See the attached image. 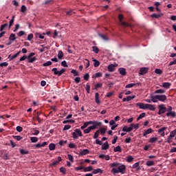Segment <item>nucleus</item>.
Masks as SVG:
<instances>
[{
    "instance_id": "nucleus-1",
    "label": "nucleus",
    "mask_w": 176,
    "mask_h": 176,
    "mask_svg": "<svg viewBox=\"0 0 176 176\" xmlns=\"http://www.w3.org/2000/svg\"><path fill=\"white\" fill-rule=\"evenodd\" d=\"M110 167H113L111 173L113 174H125L126 173V165L120 164L119 162H114L109 164Z\"/></svg>"
},
{
    "instance_id": "nucleus-2",
    "label": "nucleus",
    "mask_w": 176,
    "mask_h": 176,
    "mask_svg": "<svg viewBox=\"0 0 176 176\" xmlns=\"http://www.w3.org/2000/svg\"><path fill=\"white\" fill-rule=\"evenodd\" d=\"M102 123L100 124H96V125H91L89 126L87 129H84L83 133L84 134H89L91 130H96V129H98V127H101Z\"/></svg>"
},
{
    "instance_id": "nucleus-3",
    "label": "nucleus",
    "mask_w": 176,
    "mask_h": 176,
    "mask_svg": "<svg viewBox=\"0 0 176 176\" xmlns=\"http://www.w3.org/2000/svg\"><path fill=\"white\" fill-rule=\"evenodd\" d=\"M72 135L74 140H78L79 137H83V133L82 131L79 129H76L74 132H72Z\"/></svg>"
},
{
    "instance_id": "nucleus-4",
    "label": "nucleus",
    "mask_w": 176,
    "mask_h": 176,
    "mask_svg": "<svg viewBox=\"0 0 176 176\" xmlns=\"http://www.w3.org/2000/svg\"><path fill=\"white\" fill-rule=\"evenodd\" d=\"M99 135H100V130H97V131L95 132L93 138H94V140H96V144L97 145H102V142L101 140L97 139V138H98Z\"/></svg>"
},
{
    "instance_id": "nucleus-5",
    "label": "nucleus",
    "mask_w": 176,
    "mask_h": 176,
    "mask_svg": "<svg viewBox=\"0 0 176 176\" xmlns=\"http://www.w3.org/2000/svg\"><path fill=\"white\" fill-rule=\"evenodd\" d=\"M118 19H119L120 23L123 25V27H131V28L133 27V25L123 21V19H124L123 14H118Z\"/></svg>"
},
{
    "instance_id": "nucleus-6",
    "label": "nucleus",
    "mask_w": 176,
    "mask_h": 176,
    "mask_svg": "<svg viewBox=\"0 0 176 176\" xmlns=\"http://www.w3.org/2000/svg\"><path fill=\"white\" fill-rule=\"evenodd\" d=\"M52 72H54V75H58V76H61L64 72H65V69H61L60 71L57 69V68L54 67L52 69Z\"/></svg>"
},
{
    "instance_id": "nucleus-7",
    "label": "nucleus",
    "mask_w": 176,
    "mask_h": 176,
    "mask_svg": "<svg viewBox=\"0 0 176 176\" xmlns=\"http://www.w3.org/2000/svg\"><path fill=\"white\" fill-rule=\"evenodd\" d=\"M158 109H159L158 115H162L167 112V108L164 107V104L158 105Z\"/></svg>"
},
{
    "instance_id": "nucleus-8",
    "label": "nucleus",
    "mask_w": 176,
    "mask_h": 176,
    "mask_svg": "<svg viewBox=\"0 0 176 176\" xmlns=\"http://www.w3.org/2000/svg\"><path fill=\"white\" fill-rule=\"evenodd\" d=\"M100 123H102V122H98V121H96V120H94V121L90 120V121H87V122H84L83 125L86 128L89 124L96 125V124H100Z\"/></svg>"
},
{
    "instance_id": "nucleus-9",
    "label": "nucleus",
    "mask_w": 176,
    "mask_h": 176,
    "mask_svg": "<svg viewBox=\"0 0 176 176\" xmlns=\"http://www.w3.org/2000/svg\"><path fill=\"white\" fill-rule=\"evenodd\" d=\"M155 98H157L158 101H161V102H165V101H167V96L166 95H157Z\"/></svg>"
},
{
    "instance_id": "nucleus-10",
    "label": "nucleus",
    "mask_w": 176,
    "mask_h": 176,
    "mask_svg": "<svg viewBox=\"0 0 176 176\" xmlns=\"http://www.w3.org/2000/svg\"><path fill=\"white\" fill-rule=\"evenodd\" d=\"M149 71V68L148 67H142L140 69V75H145V74H148V72Z\"/></svg>"
},
{
    "instance_id": "nucleus-11",
    "label": "nucleus",
    "mask_w": 176,
    "mask_h": 176,
    "mask_svg": "<svg viewBox=\"0 0 176 176\" xmlns=\"http://www.w3.org/2000/svg\"><path fill=\"white\" fill-rule=\"evenodd\" d=\"M137 107H139L140 109H147L148 104H144L139 102L136 104Z\"/></svg>"
},
{
    "instance_id": "nucleus-12",
    "label": "nucleus",
    "mask_w": 176,
    "mask_h": 176,
    "mask_svg": "<svg viewBox=\"0 0 176 176\" xmlns=\"http://www.w3.org/2000/svg\"><path fill=\"white\" fill-rule=\"evenodd\" d=\"M20 53H21V51L18 52L16 54H15L13 56L9 55L8 58H10V61H12V60H14V58H17V57L20 56Z\"/></svg>"
},
{
    "instance_id": "nucleus-13",
    "label": "nucleus",
    "mask_w": 176,
    "mask_h": 176,
    "mask_svg": "<svg viewBox=\"0 0 176 176\" xmlns=\"http://www.w3.org/2000/svg\"><path fill=\"white\" fill-rule=\"evenodd\" d=\"M61 160H63V159H61V157H58V161L53 162L50 164L51 167H56V166H57V164H58L60 162H61Z\"/></svg>"
},
{
    "instance_id": "nucleus-14",
    "label": "nucleus",
    "mask_w": 176,
    "mask_h": 176,
    "mask_svg": "<svg viewBox=\"0 0 176 176\" xmlns=\"http://www.w3.org/2000/svg\"><path fill=\"white\" fill-rule=\"evenodd\" d=\"M122 131H125L126 133H130V131H133V126L128 127L127 126H124L122 129Z\"/></svg>"
},
{
    "instance_id": "nucleus-15",
    "label": "nucleus",
    "mask_w": 176,
    "mask_h": 176,
    "mask_svg": "<svg viewBox=\"0 0 176 176\" xmlns=\"http://www.w3.org/2000/svg\"><path fill=\"white\" fill-rule=\"evenodd\" d=\"M151 133H153V130L152 128H149L143 133V137H146L148 134H151Z\"/></svg>"
},
{
    "instance_id": "nucleus-16",
    "label": "nucleus",
    "mask_w": 176,
    "mask_h": 176,
    "mask_svg": "<svg viewBox=\"0 0 176 176\" xmlns=\"http://www.w3.org/2000/svg\"><path fill=\"white\" fill-rule=\"evenodd\" d=\"M167 130V127H162L158 130L159 134H160L162 137H164L165 133L164 131Z\"/></svg>"
},
{
    "instance_id": "nucleus-17",
    "label": "nucleus",
    "mask_w": 176,
    "mask_h": 176,
    "mask_svg": "<svg viewBox=\"0 0 176 176\" xmlns=\"http://www.w3.org/2000/svg\"><path fill=\"white\" fill-rule=\"evenodd\" d=\"M95 101L96 104H101V100H100V94L98 92L95 94Z\"/></svg>"
},
{
    "instance_id": "nucleus-18",
    "label": "nucleus",
    "mask_w": 176,
    "mask_h": 176,
    "mask_svg": "<svg viewBox=\"0 0 176 176\" xmlns=\"http://www.w3.org/2000/svg\"><path fill=\"white\" fill-rule=\"evenodd\" d=\"M140 82H137V83H131V84H128L126 85V89H130L131 87H134V86H140Z\"/></svg>"
},
{
    "instance_id": "nucleus-19",
    "label": "nucleus",
    "mask_w": 176,
    "mask_h": 176,
    "mask_svg": "<svg viewBox=\"0 0 176 176\" xmlns=\"http://www.w3.org/2000/svg\"><path fill=\"white\" fill-rule=\"evenodd\" d=\"M107 149H109L108 142H104L102 146V151H107Z\"/></svg>"
},
{
    "instance_id": "nucleus-20",
    "label": "nucleus",
    "mask_w": 176,
    "mask_h": 176,
    "mask_svg": "<svg viewBox=\"0 0 176 176\" xmlns=\"http://www.w3.org/2000/svg\"><path fill=\"white\" fill-rule=\"evenodd\" d=\"M118 72H120V75H122V76H126V69L123 68V67H120L118 69Z\"/></svg>"
},
{
    "instance_id": "nucleus-21",
    "label": "nucleus",
    "mask_w": 176,
    "mask_h": 176,
    "mask_svg": "<svg viewBox=\"0 0 176 176\" xmlns=\"http://www.w3.org/2000/svg\"><path fill=\"white\" fill-rule=\"evenodd\" d=\"M88 153H90V151H89V149L85 148L84 150H82L80 153V155L81 156H85V155H87Z\"/></svg>"
},
{
    "instance_id": "nucleus-22",
    "label": "nucleus",
    "mask_w": 176,
    "mask_h": 176,
    "mask_svg": "<svg viewBox=\"0 0 176 176\" xmlns=\"http://www.w3.org/2000/svg\"><path fill=\"white\" fill-rule=\"evenodd\" d=\"M147 109H149V111H155L156 107L153 104H147Z\"/></svg>"
},
{
    "instance_id": "nucleus-23",
    "label": "nucleus",
    "mask_w": 176,
    "mask_h": 176,
    "mask_svg": "<svg viewBox=\"0 0 176 176\" xmlns=\"http://www.w3.org/2000/svg\"><path fill=\"white\" fill-rule=\"evenodd\" d=\"M107 69L109 71V72H113V71H115V65L113 64L109 65Z\"/></svg>"
},
{
    "instance_id": "nucleus-24",
    "label": "nucleus",
    "mask_w": 176,
    "mask_h": 176,
    "mask_svg": "<svg viewBox=\"0 0 176 176\" xmlns=\"http://www.w3.org/2000/svg\"><path fill=\"white\" fill-rule=\"evenodd\" d=\"M15 40H16V34L12 33V34L10 35L9 41H11V42H14Z\"/></svg>"
},
{
    "instance_id": "nucleus-25",
    "label": "nucleus",
    "mask_w": 176,
    "mask_h": 176,
    "mask_svg": "<svg viewBox=\"0 0 176 176\" xmlns=\"http://www.w3.org/2000/svg\"><path fill=\"white\" fill-rule=\"evenodd\" d=\"M103 171L102 170L101 168H97V169H94L92 171L93 174H102Z\"/></svg>"
},
{
    "instance_id": "nucleus-26",
    "label": "nucleus",
    "mask_w": 176,
    "mask_h": 176,
    "mask_svg": "<svg viewBox=\"0 0 176 176\" xmlns=\"http://www.w3.org/2000/svg\"><path fill=\"white\" fill-rule=\"evenodd\" d=\"M166 116H171L172 118H175L176 116V113L175 111H169L166 113Z\"/></svg>"
},
{
    "instance_id": "nucleus-27",
    "label": "nucleus",
    "mask_w": 176,
    "mask_h": 176,
    "mask_svg": "<svg viewBox=\"0 0 176 176\" xmlns=\"http://www.w3.org/2000/svg\"><path fill=\"white\" fill-rule=\"evenodd\" d=\"M162 16H163V14H153L151 15V17H152V19H159L162 17Z\"/></svg>"
},
{
    "instance_id": "nucleus-28",
    "label": "nucleus",
    "mask_w": 176,
    "mask_h": 176,
    "mask_svg": "<svg viewBox=\"0 0 176 176\" xmlns=\"http://www.w3.org/2000/svg\"><path fill=\"white\" fill-rule=\"evenodd\" d=\"M170 86L171 84L170 82H164L162 87H164V89H170Z\"/></svg>"
},
{
    "instance_id": "nucleus-29",
    "label": "nucleus",
    "mask_w": 176,
    "mask_h": 176,
    "mask_svg": "<svg viewBox=\"0 0 176 176\" xmlns=\"http://www.w3.org/2000/svg\"><path fill=\"white\" fill-rule=\"evenodd\" d=\"M93 61H94V67H95V68H97V67H100V61L97 60V59H94V58H93Z\"/></svg>"
},
{
    "instance_id": "nucleus-30",
    "label": "nucleus",
    "mask_w": 176,
    "mask_h": 176,
    "mask_svg": "<svg viewBox=\"0 0 176 176\" xmlns=\"http://www.w3.org/2000/svg\"><path fill=\"white\" fill-rule=\"evenodd\" d=\"M154 93H155V94H164V93H166V90L157 89Z\"/></svg>"
},
{
    "instance_id": "nucleus-31",
    "label": "nucleus",
    "mask_w": 176,
    "mask_h": 176,
    "mask_svg": "<svg viewBox=\"0 0 176 176\" xmlns=\"http://www.w3.org/2000/svg\"><path fill=\"white\" fill-rule=\"evenodd\" d=\"M146 166H147L148 167L155 166V162L153 161L148 160L146 162Z\"/></svg>"
},
{
    "instance_id": "nucleus-32",
    "label": "nucleus",
    "mask_w": 176,
    "mask_h": 176,
    "mask_svg": "<svg viewBox=\"0 0 176 176\" xmlns=\"http://www.w3.org/2000/svg\"><path fill=\"white\" fill-rule=\"evenodd\" d=\"M63 57H64V53L63 52V51H58V58L59 60H63Z\"/></svg>"
},
{
    "instance_id": "nucleus-33",
    "label": "nucleus",
    "mask_w": 176,
    "mask_h": 176,
    "mask_svg": "<svg viewBox=\"0 0 176 176\" xmlns=\"http://www.w3.org/2000/svg\"><path fill=\"white\" fill-rule=\"evenodd\" d=\"M175 135H176V129H174L173 131H170L169 136L170 138H174V137H175Z\"/></svg>"
},
{
    "instance_id": "nucleus-34",
    "label": "nucleus",
    "mask_w": 176,
    "mask_h": 176,
    "mask_svg": "<svg viewBox=\"0 0 176 176\" xmlns=\"http://www.w3.org/2000/svg\"><path fill=\"white\" fill-rule=\"evenodd\" d=\"M85 173H87V171H93V166H89L87 167L84 168Z\"/></svg>"
},
{
    "instance_id": "nucleus-35",
    "label": "nucleus",
    "mask_w": 176,
    "mask_h": 176,
    "mask_svg": "<svg viewBox=\"0 0 176 176\" xmlns=\"http://www.w3.org/2000/svg\"><path fill=\"white\" fill-rule=\"evenodd\" d=\"M14 16H12V19L10 21V23H9V29H10V28L12 27V25H13V24H14Z\"/></svg>"
},
{
    "instance_id": "nucleus-36",
    "label": "nucleus",
    "mask_w": 176,
    "mask_h": 176,
    "mask_svg": "<svg viewBox=\"0 0 176 176\" xmlns=\"http://www.w3.org/2000/svg\"><path fill=\"white\" fill-rule=\"evenodd\" d=\"M49 149L50 151H54V149H56V144L51 143L49 145Z\"/></svg>"
},
{
    "instance_id": "nucleus-37",
    "label": "nucleus",
    "mask_w": 176,
    "mask_h": 176,
    "mask_svg": "<svg viewBox=\"0 0 176 176\" xmlns=\"http://www.w3.org/2000/svg\"><path fill=\"white\" fill-rule=\"evenodd\" d=\"M92 51L96 53V54H98V53L100 52V49L97 47L96 46H93L92 47Z\"/></svg>"
},
{
    "instance_id": "nucleus-38",
    "label": "nucleus",
    "mask_w": 176,
    "mask_h": 176,
    "mask_svg": "<svg viewBox=\"0 0 176 176\" xmlns=\"http://www.w3.org/2000/svg\"><path fill=\"white\" fill-rule=\"evenodd\" d=\"M21 155H28L30 152L28 151H25V149L21 148L20 150Z\"/></svg>"
},
{
    "instance_id": "nucleus-39",
    "label": "nucleus",
    "mask_w": 176,
    "mask_h": 176,
    "mask_svg": "<svg viewBox=\"0 0 176 176\" xmlns=\"http://www.w3.org/2000/svg\"><path fill=\"white\" fill-rule=\"evenodd\" d=\"M131 127H132V130L133 129H135V130H137V129H140V124H131Z\"/></svg>"
},
{
    "instance_id": "nucleus-40",
    "label": "nucleus",
    "mask_w": 176,
    "mask_h": 176,
    "mask_svg": "<svg viewBox=\"0 0 176 176\" xmlns=\"http://www.w3.org/2000/svg\"><path fill=\"white\" fill-rule=\"evenodd\" d=\"M146 115V113H142L141 114H140V116L138 117L137 120H141V119H142V118H145V116Z\"/></svg>"
},
{
    "instance_id": "nucleus-41",
    "label": "nucleus",
    "mask_w": 176,
    "mask_h": 176,
    "mask_svg": "<svg viewBox=\"0 0 176 176\" xmlns=\"http://www.w3.org/2000/svg\"><path fill=\"white\" fill-rule=\"evenodd\" d=\"M114 152H122V147L120 146H117L116 148H113Z\"/></svg>"
},
{
    "instance_id": "nucleus-42",
    "label": "nucleus",
    "mask_w": 176,
    "mask_h": 176,
    "mask_svg": "<svg viewBox=\"0 0 176 176\" xmlns=\"http://www.w3.org/2000/svg\"><path fill=\"white\" fill-rule=\"evenodd\" d=\"M158 138H151L149 140V142H151V144H155V142H156V141H157Z\"/></svg>"
},
{
    "instance_id": "nucleus-43",
    "label": "nucleus",
    "mask_w": 176,
    "mask_h": 176,
    "mask_svg": "<svg viewBox=\"0 0 176 176\" xmlns=\"http://www.w3.org/2000/svg\"><path fill=\"white\" fill-rule=\"evenodd\" d=\"M21 13H25L27 12V7L25 5H23L21 8Z\"/></svg>"
},
{
    "instance_id": "nucleus-44",
    "label": "nucleus",
    "mask_w": 176,
    "mask_h": 176,
    "mask_svg": "<svg viewBox=\"0 0 176 176\" xmlns=\"http://www.w3.org/2000/svg\"><path fill=\"white\" fill-rule=\"evenodd\" d=\"M63 124H67V123H75L74 120H66L63 122Z\"/></svg>"
},
{
    "instance_id": "nucleus-45",
    "label": "nucleus",
    "mask_w": 176,
    "mask_h": 176,
    "mask_svg": "<svg viewBox=\"0 0 176 176\" xmlns=\"http://www.w3.org/2000/svg\"><path fill=\"white\" fill-rule=\"evenodd\" d=\"M133 160H134V157H133V156L129 155V156L127 157L126 162H127L128 163H131V162H133Z\"/></svg>"
},
{
    "instance_id": "nucleus-46",
    "label": "nucleus",
    "mask_w": 176,
    "mask_h": 176,
    "mask_svg": "<svg viewBox=\"0 0 176 176\" xmlns=\"http://www.w3.org/2000/svg\"><path fill=\"white\" fill-rule=\"evenodd\" d=\"M67 16H72V14H75V12L74 10H70L69 11H66L65 12Z\"/></svg>"
},
{
    "instance_id": "nucleus-47",
    "label": "nucleus",
    "mask_w": 176,
    "mask_h": 176,
    "mask_svg": "<svg viewBox=\"0 0 176 176\" xmlns=\"http://www.w3.org/2000/svg\"><path fill=\"white\" fill-rule=\"evenodd\" d=\"M38 35L40 39H45V36H42V34H41L40 33H35L34 36L36 38H38Z\"/></svg>"
},
{
    "instance_id": "nucleus-48",
    "label": "nucleus",
    "mask_w": 176,
    "mask_h": 176,
    "mask_svg": "<svg viewBox=\"0 0 176 176\" xmlns=\"http://www.w3.org/2000/svg\"><path fill=\"white\" fill-rule=\"evenodd\" d=\"M71 73L73 74L74 76H79V72H78V71L76 69H72Z\"/></svg>"
},
{
    "instance_id": "nucleus-49",
    "label": "nucleus",
    "mask_w": 176,
    "mask_h": 176,
    "mask_svg": "<svg viewBox=\"0 0 176 176\" xmlns=\"http://www.w3.org/2000/svg\"><path fill=\"white\" fill-rule=\"evenodd\" d=\"M38 138L37 137H31L30 138V141L31 142L35 143V142H38Z\"/></svg>"
},
{
    "instance_id": "nucleus-50",
    "label": "nucleus",
    "mask_w": 176,
    "mask_h": 176,
    "mask_svg": "<svg viewBox=\"0 0 176 176\" xmlns=\"http://www.w3.org/2000/svg\"><path fill=\"white\" fill-rule=\"evenodd\" d=\"M60 172L63 173V174L64 175H65V174H67V169L65 168H64V167H60Z\"/></svg>"
},
{
    "instance_id": "nucleus-51",
    "label": "nucleus",
    "mask_w": 176,
    "mask_h": 176,
    "mask_svg": "<svg viewBox=\"0 0 176 176\" xmlns=\"http://www.w3.org/2000/svg\"><path fill=\"white\" fill-rule=\"evenodd\" d=\"M100 134H102V135H104V134H105V133H107V129L105 128H100L99 130Z\"/></svg>"
},
{
    "instance_id": "nucleus-52",
    "label": "nucleus",
    "mask_w": 176,
    "mask_h": 176,
    "mask_svg": "<svg viewBox=\"0 0 176 176\" xmlns=\"http://www.w3.org/2000/svg\"><path fill=\"white\" fill-rule=\"evenodd\" d=\"M52 63L50 60L47 61L46 63L43 64V67H49L50 65H52Z\"/></svg>"
},
{
    "instance_id": "nucleus-53",
    "label": "nucleus",
    "mask_w": 176,
    "mask_h": 176,
    "mask_svg": "<svg viewBox=\"0 0 176 176\" xmlns=\"http://www.w3.org/2000/svg\"><path fill=\"white\" fill-rule=\"evenodd\" d=\"M157 95L154 96H151V101L152 102H157L158 100H157Z\"/></svg>"
},
{
    "instance_id": "nucleus-54",
    "label": "nucleus",
    "mask_w": 176,
    "mask_h": 176,
    "mask_svg": "<svg viewBox=\"0 0 176 176\" xmlns=\"http://www.w3.org/2000/svg\"><path fill=\"white\" fill-rule=\"evenodd\" d=\"M68 141L67 140H60L59 142H58V144L60 146H63V145H64V144H67Z\"/></svg>"
},
{
    "instance_id": "nucleus-55",
    "label": "nucleus",
    "mask_w": 176,
    "mask_h": 176,
    "mask_svg": "<svg viewBox=\"0 0 176 176\" xmlns=\"http://www.w3.org/2000/svg\"><path fill=\"white\" fill-rule=\"evenodd\" d=\"M67 157H68L69 160L70 162H72V163H74V156H72V155L68 154Z\"/></svg>"
},
{
    "instance_id": "nucleus-56",
    "label": "nucleus",
    "mask_w": 176,
    "mask_h": 176,
    "mask_svg": "<svg viewBox=\"0 0 176 176\" xmlns=\"http://www.w3.org/2000/svg\"><path fill=\"white\" fill-rule=\"evenodd\" d=\"M85 89H86V91L88 94H90V85L89 84H87L86 87H85Z\"/></svg>"
},
{
    "instance_id": "nucleus-57",
    "label": "nucleus",
    "mask_w": 176,
    "mask_h": 176,
    "mask_svg": "<svg viewBox=\"0 0 176 176\" xmlns=\"http://www.w3.org/2000/svg\"><path fill=\"white\" fill-rule=\"evenodd\" d=\"M102 87V83H98L95 85V90H97V89H101Z\"/></svg>"
},
{
    "instance_id": "nucleus-58",
    "label": "nucleus",
    "mask_w": 176,
    "mask_h": 176,
    "mask_svg": "<svg viewBox=\"0 0 176 176\" xmlns=\"http://www.w3.org/2000/svg\"><path fill=\"white\" fill-rule=\"evenodd\" d=\"M13 138L16 140V141H21V140H23V138L20 135L13 136Z\"/></svg>"
},
{
    "instance_id": "nucleus-59",
    "label": "nucleus",
    "mask_w": 176,
    "mask_h": 176,
    "mask_svg": "<svg viewBox=\"0 0 176 176\" xmlns=\"http://www.w3.org/2000/svg\"><path fill=\"white\" fill-rule=\"evenodd\" d=\"M99 36L102 38L104 41H108V36L104 35V34H99Z\"/></svg>"
},
{
    "instance_id": "nucleus-60",
    "label": "nucleus",
    "mask_w": 176,
    "mask_h": 176,
    "mask_svg": "<svg viewBox=\"0 0 176 176\" xmlns=\"http://www.w3.org/2000/svg\"><path fill=\"white\" fill-rule=\"evenodd\" d=\"M69 148H70L71 149H74V148H76V144H75L74 143H70V144H69Z\"/></svg>"
},
{
    "instance_id": "nucleus-61",
    "label": "nucleus",
    "mask_w": 176,
    "mask_h": 176,
    "mask_svg": "<svg viewBox=\"0 0 176 176\" xmlns=\"http://www.w3.org/2000/svg\"><path fill=\"white\" fill-rule=\"evenodd\" d=\"M69 129H71V125L66 124L64 126L63 131H65L67 130H69Z\"/></svg>"
},
{
    "instance_id": "nucleus-62",
    "label": "nucleus",
    "mask_w": 176,
    "mask_h": 176,
    "mask_svg": "<svg viewBox=\"0 0 176 176\" xmlns=\"http://www.w3.org/2000/svg\"><path fill=\"white\" fill-rule=\"evenodd\" d=\"M28 60V63H34V61H36V57L30 58Z\"/></svg>"
},
{
    "instance_id": "nucleus-63",
    "label": "nucleus",
    "mask_w": 176,
    "mask_h": 176,
    "mask_svg": "<svg viewBox=\"0 0 176 176\" xmlns=\"http://www.w3.org/2000/svg\"><path fill=\"white\" fill-rule=\"evenodd\" d=\"M62 67H66V68H68V65L67 64V61L63 60L61 62Z\"/></svg>"
},
{
    "instance_id": "nucleus-64",
    "label": "nucleus",
    "mask_w": 176,
    "mask_h": 176,
    "mask_svg": "<svg viewBox=\"0 0 176 176\" xmlns=\"http://www.w3.org/2000/svg\"><path fill=\"white\" fill-rule=\"evenodd\" d=\"M16 131H18L19 133H21V131H23V127L20 126H16Z\"/></svg>"
}]
</instances>
